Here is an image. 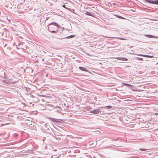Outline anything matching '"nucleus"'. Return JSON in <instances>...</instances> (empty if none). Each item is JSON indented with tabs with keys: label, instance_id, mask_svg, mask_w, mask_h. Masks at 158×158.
<instances>
[{
	"label": "nucleus",
	"instance_id": "19",
	"mask_svg": "<svg viewBox=\"0 0 158 158\" xmlns=\"http://www.w3.org/2000/svg\"><path fill=\"white\" fill-rule=\"evenodd\" d=\"M119 39L122 40H124V39L123 38H119Z\"/></svg>",
	"mask_w": 158,
	"mask_h": 158
},
{
	"label": "nucleus",
	"instance_id": "3",
	"mask_svg": "<svg viewBox=\"0 0 158 158\" xmlns=\"http://www.w3.org/2000/svg\"><path fill=\"white\" fill-rule=\"evenodd\" d=\"M60 109V108L59 107H57L56 109H54V111L55 112H57L58 113H60L61 112Z\"/></svg>",
	"mask_w": 158,
	"mask_h": 158
},
{
	"label": "nucleus",
	"instance_id": "12",
	"mask_svg": "<svg viewBox=\"0 0 158 158\" xmlns=\"http://www.w3.org/2000/svg\"><path fill=\"white\" fill-rule=\"evenodd\" d=\"M147 2L150 3L154 4L155 1H151V0H148V1H147Z\"/></svg>",
	"mask_w": 158,
	"mask_h": 158
},
{
	"label": "nucleus",
	"instance_id": "5",
	"mask_svg": "<svg viewBox=\"0 0 158 158\" xmlns=\"http://www.w3.org/2000/svg\"><path fill=\"white\" fill-rule=\"evenodd\" d=\"M103 108H106L107 109H110L112 108V106H106L103 107Z\"/></svg>",
	"mask_w": 158,
	"mask_h": 158
},
{
	"label": "nucleus",
	"instance_id": "13",
	"mask_svg": "<svg viewBox=\"0 0 158 158\" xmlns=\"http://www.w3.org/2000/svg\"><path fill=\"white\" fill-rule=\"evenodd\" d=\"M127 86H130L131 85L127 83H123V84Z\"/></svg>",
	"mask_w": 158,
	"mask_h": 158
},
{
	"label": "nucleus",
	"instance_id": "16",
	"mask_svg": "<svg viewBox=\"0 0 158 158\" xmlns=\"http://www.w3.org/2000/svg\"><path fill=\"white\" fill-rule=\"evenodd\" d=\"M63 7H64V8H65L66 9H68L69 10V8H66V7H65V5H63Z\"/></svg>",
	"mask_w": 158,
	"mask_h": 158
},
{
	"label": "nucleus",
	"instance_id": "21",
	"mask_svg": "<svg viewBox=\"0 0 158 158\" xmlns=\"http://www.w3.org/2000/svg\"><path fill=\"white\" fill-rule=\"evenodd\" d=\"M138 152V151H136V153H137V152Z\"/></svg>",
	"mask_w": 158,
	"mask_h": 158
},
{
	"label": "nucleus",
	"instance_id": "11",
	"mask_svg": "<svg viewBox=\"0 0 158 158\" xmlns=\"http://www.w3.org/2000/svg\"><path fill=\"white\" fill-rule=\"evenodd\" d=\"M74 36V35H71L69 36H68L67 37H66V38H72Z\"/></svg>",
	"mask_w": 158,
	"mask_h": 158
},
{
	"label": "nucleus",
	"instance_id": "6",
	"mask_svg": "<svg viewBox=\"0 0 158 158\" xmlns=\"http://www.w3.org/2000/svg\"><path fill=\"white\" fill-rule=\"evenodd\" d=\"M85 14L88 15L92 16V14H91V13H90L89 12H87V11L86 12Z\"/></svg>",
	"mask_w": 158,
	"mask_h": 158
},
{
	"label": "nucleus",
	"instance_id": "20",
	"mask_svg": "<svg viewBox=\"0 0 158 158\" xmlns=\"http://www.w3.org/2000/svg\"><path fill=\"white\" fill-rule=\"evenodd\" d=\"M84 70V71H88L87 70H85V69H84V70Z\"/></svg>",
	"mask_w": 158,
	"mask_h": 158
},
{
	"label": "nucleus",
	"instance_id": "10",
	"mask_svg": "<svg viewBox=\"0 0 158 158\" xmlns=\"http://www.w3.org/2000/svg\"><path fill=\"white\" fill-rule=\"evenodd\" d=\"M120 58V60H123L124 61H127L128 60V59L127 58Z\"/></svg>",
	"mask_w": 158,
	"mask_h": 158
},
{
	"label": "nucleus",
	"instance_id": "9",
	"mask_svg": "<svg viewBox=\"0 0 158 158\" xmlns=\"http://www.w3.org/2000/svg\"><path fill=\"white\" fill-rule=\"evenodd\" d=\"M116 16H117L118 18L122 19H125V18L123 17H122L121 16H119V15H116Z\"/></svg>",
	"mask_w": 158,
	"mask_h": 158
},
{
	"label": "nucleus",
	"instance_id": "8",
	"mask_svg": "<svg viewBox=\"0 0 158 158\" xmlns=\"http://www.w3.org/2000/svg\"><path fill=\"white\" fill-rule=\"evenodd\" d=\"M49 119L51 120V121H52L53 122H56V119L54 118H50Z\"/></svg>",
	"mask_w": 158,
	"mask_h": 158
},
{
	"label": "nucleus",
	"instance_id": "15",
	"mask_svg": "<svg viewBox=\"0 0 158 158\" xmlns=\"http://www.w3.org/2000/svg\"><path fill=\"white\" fill-rule=\"evenodd\" d=\"M96 143H97V142H96V143L95 144H94V143H91L90 144V145H93V146H95V145H96Z\"/></svg>",
	"mask_w": 158,
	"mask_h": 158
},
{
	"label": "nucleus",
	"instance_id": "22",
	"mask_svg": "<svg viewBox=\"0 0 158 158\" xmlns=\"http://www.w3.org/2000/svg\"><path fill=\"white\" fill-rule=\"evenodd\" d=\"M156 114L158 115V113H156Z\"/></svg>",
	"mask_w": 158,
	"mask_h": 158
},
{
	"label": "nucleus",
	"instance_id": "4",
	"mask_svg": "<svg viewBox=\"0 0 158 158\" xmlns=\"http://www.w3.org/2000/svg\"><path fill=\"white\" fill-rule=\"evenodd\" d=\"M52 24L55 25L57 27H60L59 25L57 23H56L52 22V23H50L49 24V25H51Z\"/></svg>",
	"mask_w": 158,
	"mask_h": 158
},
{
	"label": "nucleus",
	"instance_id": "7",
	"mask_svg": "<svg viewBox=\"0 0 158 158\" xmlns=\"http://www.w3.org/2000/svg\"><path fill=\"white\" fill-rule=\"evenodd\" d=\"M140 56H144V57H153V56H148V55H140Z\"/></svg>",
	"mask_w": 158,
	"mask_h": 158
},
{
	"label": "nucleus",
	"instance_id": "18",
	"mask_svg": "<svg viewBox=\"0 0 158 158\" xmlns=\"http://www.w3.org/2000/svg\"><path fill=\"white\" fill-rule=\"evenodd\" d=\"M51 32L53 33H56L57 32V31H52Z\"/></svg>",
	"mask_w": 158,
	"mask_h": 158
},
{
	"label": "nucleus",
	"instance_id": "2",
	"mask_svg": "<svg viewBox=\"0 0 158 158\" xmlns=\"http://www.w3.org/2000/svg\"><path fill=\"white\" fill-rule=\"evenodd\" d=\"M145 36L149 38H156L158 39V37L157 36H154L152 35H145Z\"/></svg>",
	"mask_w": 158,
	"mask_h": 158
},
{
	"label": "nucleus",
	"instance_id": "1",
	"mask_svg": "<svg viewBox=\"0 0 158 158\" xmlns=\"http://www.w3.org/2000/svg\"><path fill=\"white\" fill-rule=\"evenodd\" d=\"M101 110L99 109L94 110L90 111V113L94 114H98L99 113H101Z\"/></svg>",
	"mask_w": 158,
	"mask_h": 158
},
{
	"label": "nucleus",
	"instance_id": "14",
	"mask_svg": "<svg viewBox=\"0 0 158 158\" xmlns=\"http://www.w3.org/2000/svg\"><path fill=\"white\" fill-rule=\"evenodd\" d=\"M139 150H141V151H146L147 150L146 149H143V148H141V149H139Z\"/></svg>",
	"mask_w": 158,
	"mask_h": 158
},
{
	"label": "nucleus",
	"instance_id": "17",
	"mask_svg": "<svg viewBox=\"0 0 158 158\" xmlns=\"http://www.w3.org/2000/svg\"><path fill=\"white\" fill-rule=\"evenodd\" d=\"M154 4H158V1H155Z\"/></svg>",
	"mask_w": 158,
	"mask_h": 158
}]
</instances>
